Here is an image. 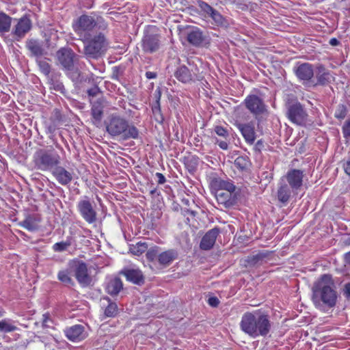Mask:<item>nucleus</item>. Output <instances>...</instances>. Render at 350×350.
I'll list each match as a JSON object with an SVG mask.
<instances>
[{"label": "nucleus", "instance_id": "1", "mask_svg": "<svg viewBox=\"0 0 350 350\" xmlns=\"http://www.w3.org/2000/svg\"><path fill=\"white\" fill-rule=\"evenodd\" d=\"M243 332L252 338L267 337L271 329V322L268 314L256 310L244 313L240 321Z\"/></svg>", "mask_w": 350, "mask_h": 350}, {"label": "nucleus", "instance_id": "2", "mask_svg": "<svg viewBox=\"0 0 350 350\" xmlns=\"http://www.w3.org/2000/svg\"><path fill=\"white\" fill-rule=\"evenodd\" d=\"M337 297L336 286L331 275H323L314 284L312 299L318 309L324 310L325 307H334Z\"/></svg>", "mask_w": 350, "mask_h": 350}, {"label": "nucleus", "instance_id": "3", "mask_svg": "<svg viewBox=\"0 0 350 350\" xmlns=\"http://www.w3.org/2000/svg\"><path fill=\"white\" fill-rule=\"evenodd\" d=\"M105 124L107 133L113 137H120L124 140L138 137V129L120 115H110L105 120Z\"/></svg>", "mask_w": 350, "mask_h": 350}, {"label": "nucleus", "instance_id": "4", "mask_svg": "<svg viewBox=\"0 0 350 350\" xmlns=\"http://www.w3.org/2000/svg\"><path fill=\"white\" fill-rule=\"evenodd\" d=\"M98 25L103 29L107 27V25L103 23V18L94 14H82L75 20L72 25L74 31L83 41L90 39V32Z\"/></svg>", "mask_w": 350, "mask_h": 350}, {"label": "nucleus", "instance_id": "5", "mask_svg": "<svg viewBox=\"0 0 350 350\" xmlns=\"http://www.w3.org/2000/svg\"><path fill=\"white\" fill-rule=\"evenodd\" d=\"M35 167L41 171L53 170L61 163V157L53 148L40 149L33 154Z\"/></svg>", "mask_w": 350, "mask_h": 350}, {"label": "nucleus", "instance_id": "6", "mask_svg": "<svg viewBox=\"0 0 350 350\" xmlns=\"http://www.w3.org/2000/svg\"><path fill=\"white\" fill-rule=\"evenodd\" d=\"M56 57L59 64L67 72V75L72 81H78L80 72L78 68L75 67L76 54L70 48H61L56 53Z\"/></svg>", "mask_w": 350, "mask_h": 350}, {"label": "nucleus", "instance_id": "7", "mask_svg": "<svg viewBox=\"0 0 350 350\" xmlns=\"http://www.w3.org/2000/svg\"><path fill=\"white\" fill-rule=\"evenodd\" d=\"M94 202L87 196H83L77 203V208L81 217L89 224L97 220V213Z\"/></svg>", "mask_w": 350, "mask_h": 350}, {"label": "nucleus", "instance_id": "8", "mask_svg": "<svg viewBox=\"0 0 350 350\" xmlns=\"http://www.w3.org/2000/svg\"><path fill=\"white\" fill-rule=\"evenodd\" d=\"M106 41L103 34L99 33L90 40L85 45V54L92 58H97L105 51Z\"/></svg>", "mask_w": 350, "mask_h": 350}, {"label": "nucleus", "instance_id": "9", "mask_svg": "<svg viewBox=\"0 0 350 350\" xmlns=\"http://www.w3.org/2000/svg\"><path fill=\"white\" fill-rule=\"evenodd\" d=\"M287 116L293 123L302 125L306 123L308 114L299 103H295L288 106Z\"/></svg>", "mask_w": 350, "mask_h": 350}, {"label": "nucleus", "instance_id": "10", "mask_svg": "<svg viewBox=\"0 0 350 350\" xmlns=\"http://www.w3.org/2000/svg\"><path fill=\"white\" fill-rule=\"evenodd\" d=\"M244 103L246 108L255 116L263 114L267 111L263 100L256 95L247 96Z\"/></svg>", "mask_w": 350, "mask_h": 350}, {"label": "nucleus", "instance_id": "11", "mask_svg": "<svg viewBox=\"0 0 350 350\" xmlns=\"http://www.w3.org/2000/svg\"><path fill=\"white\" fill-rule=\"evenodd\" d=\"M31 21L27 15H25L17 20L12 33L16 39H21L31 30Z\"/></svg>", "mask_w": 350, "mask_h": 350}, {"label": "nucleus", "instance_id": "12", "mask_svg": "<svg viewBox=\"0 0 350 350\" xmlns=\"http://www.w3.org/2000/svg\"><path fill=\"white\" fill-rule=\"evenodd\" d=\"M75 275L78 282L83 286H89L92 281V277L89 273L87 265L79 261L75 265Z\"/></svg>", "mask_w": 350, "mask_h": 350}, {"label": "nucleus", "instance_id": "13", "mask_svg": "<svg viewBox=\"0 0 350 350\" xmlns=\"http://www.w3.org/2000/svg\"><path fill=\"white\" fill-rule=\"evenodd\" d=\"M296 77L300 81H310L314 76V68L309 63H297L293 68Z\"/></svg>", "mask_w": 350, "mask_h": 350}, {"label": "nucleus", "instance_id": "14", "mask_svg": "<svg viewBox=\"0 0 350 350\" xmlns=\"http://www.w3.org/2000/svg\"><path fill=\"white\" fill-rule=\"evenodd\" d=\"M235 126L240 131L246 142L249 144H253L256 140L254 123L253 122L248 123L236 122Z\"/></svg>", "mask_w": 350, "mask_h": 350}, {"label": "nucleus", "instance_id": "15", "mask_svg": "<svg viewBox=\"0 0 350 350\" xmlns=\"http://www.w3.org/2000/svg\"><path fill=\"white\" fill-rule=\"evenodd\" d=\"M303 172L299 170H289L283 178L292 190L297 191L302 185Z\"/></svg>", "mask_w": 350, "mask_h": 350}, {"label": "nucleus", "instance_id": "16", "mask_svg": "<svg viewBox=\"0 0 350 350\" xmlns=\"http://www.w3.org/2000/svg\"><path fill=\"white\" fill-rule=\"evenodd\" d=\"M160 46L159 36L157 34H146L142 39V49L146 53H152L157 51Z\"/></svg>", "mask_w": 350, "mask_h": 350}, {"label": "nucleus", "instance_id": "17", "mask_svg": "<svg viewBox=\"0 0 350 350\" xmlns=\"http://www.w3.org/2000/svg\"><path fill=\"white\" fill-rule=\"evenodd\" d=\"M295 191L292 190L284 178H281L278 183L277 198L280 202L286 204L289 201L292 193Z\"/></svg>", "mask_w": 350, "mask_h": 350}, {"label": "nucleus", "instance_id": "18", "mask_svg": "<svg viewBox=\"0 0 350 350\" xmlns=\"http://www.w3.org/2000/svg\"><path fill=\"white\" fill-rule=\"evenodd\" d=\"M65 334L68 340L79 342L87 337L85 328L81 325H75L65 329Z\"/></svg>", "mask_w": 350, "mask_h": 350}, {"label": "nucleus", "instance_id": "19", "mask_svg": "<svg viewBox=\"0 0 350 350\" xmlns=\"http://www.w3.org/2000/svg\"><path fill=\"white\" fill-rule=\"evenodd\" d=\"M219 233L218 228H214L208 230L202 238L200 247L203 250L211 249L215 243L217 236Z\"/></svg>", "mask_w": 350, "mask_h": 350}, {"label": "nucleus", "instance_id": "20", "mask_svg": "<svg viewBox=\"0 0 350 350\" xmlns=\"http://www.w3.org/2000/svg\"><path fill=\"white\" fill-rule=\"evenodd\" d=\"M52 174L62 185H68L72 180V174L64 167L59 165L53 170Z\"/></svg>", "mask_w": 350, "mask_h": 350}, {"label": "nucleus", "instance_id": "21", "mask_svg": "<svg viewBox=\"0 0 350 350\" xmlns=\"http://www.w3.org/2000/svg\"><path fill=\"white\" fill-rule=\"evenodd\" d=\"M128 281L136 284H142L144 282V277L139 269H127L123 272Z\"/></svg>", "mask_w": 350, "mask_h": 350}, {"label": "nucleus", "instance_id": "22", "mask_svg": "<svg viewBox=\"0 0 350 350\" xmlns=\"http://www.w3.org/2000/svg\"><path fill=\"white\" fill-rule=\"evenodd\" d=\"M123 288V284L120 278L115 277L108 280L105 290L112 296L117 295Z\"/></svg>", "mask_w": 350, "mask_h": 350}, {"label": "nucleus", "instance_id": "23", "mask_svg": "<svg viewBox=\"0 0 350 350\" xmlns=\"http://www.w3.org/2000/svg\"><path fill=\"white\" fill-rule=\"evenodd\" d=\"M40 221V219L38 217L33 215H28L23 221L18 223V225L32 232L38 229Z\"/></svg>", "mask_w": 350, "mask_h": 350}, {"label": "nucleus", "instance_id": "24", "mask_svg": "<svg viewBox=\"0 0 350 350\" xmlns=\"http://www.w3.org/2000/svg\"><path fill=\"white\" fill-rule=\"evenodd\" d=\"M178 254L174 250H169L161 252L158 256L159 262L164 266L169 265L177 258Z\"/></svg>", "mask_w": 350, "mask_h": 350}, {"label": "nucleus", "instance_id": "25", "mask_svg": "<svg viewBox=\"0 0 350 350\" xmlns=\"http://www.w3.org/2000/svg\"><path fill=\"white\" fill-rule=\"evenodd\" d=\"M26 46L33 56L39 57L44 54V49L42 44L36 40L31 39L27 41Z\"/></svg>", "mask_w": 350, "mask_h": 350}, {"label": "nucleus", "instance_id": "26", "mask_svg": "<svg viewBox=\"0 0 350 350\" xmlns=\"http://www.w3.org/2000/svg\"><path fill=\"white\" fill-rule=\"evenodd\" d=\"M318 71L317 73V83L325 85L331 82L333 79V77L327 71L324 66H319L317 68Z\"/></svg>", "mask_w": 350, "mask_h": 350}, {"label": "nucleus", "instance_id": "27", "mask_svg": "<svg viewBox=\"0 0 350 350\" xmlns=\"http://www.w3.org/2000/svg\"><path fill=\"white\" fill-rule=\"evenodd\" d=\"M12 18L3 12H0V36L10 31Z\"/></svg>", "mask_w": 350, "mask_h": 350}, {"label": "nucleus", "instance_id": "28", "mask_svg": "<svg viewBox=\"0 0 350 350\" xmlns=\"http://www.w3.org/2000/svg\"><path fill=\"white\" fill-rule=\"evenodd\" d=\"M16 321L11 319L5 318L0 320V332L10 333L18 330Z\"/></svg>", "mask_w": 350, "mask_h": 350}, {"label": "nucleus", "instance_id": "29", "mask_svg": "<svg viewBox=\"0 0 350 350\" xmlns=\"http://www.w3.org/2000/svg\"><path fill=\"white\" fill-rule=\"evenodd\" d=\"M188 42L194 46H199L203 41L202 33L197 28L191 29L187 34Z\"/></svg>", "mask_w": 350, "mask_h": 350}, {"label": "nucleus", "instance_id": "30", "mask_svg": "<svg viewBox=\"0 0 350 350\" xmlns=\"http://www.w3.org/2000/svg\"><path fill=\"white\" fill-rule=\"evenodd\" d=\"M175 77L183 83L189 82L192 79L191 74L185 66H182L177 69Z\"/></svg>", "mask_w": 350, "mask_h": 350}, {"label": "nucleus", "instance_id": "31", "mask_svg": "<svg viewBox=\"0 0 350 350\" xmlns=\"http://www.w3.org/2000/svg\"><path fill=\"white\" fill-rule=\"evenodd\" d=\"M213 186L216 187L217 189H222L230 193H233L235 191V186L228 180H215L213 182Z\"/></svg>", "mask_w": 350, "mask_h": 350}, {"label": "nucleus", "instance_id": "32", "mask_svg": "<svg viewBox=\"0 0 350 350\" xmlns=\"http://www.w3.org/2000/svg\"><path fill=\"white\" fill-rule=\"evenodd\" d=\"M91 114L93 123L95 125L100 124L103 114L102 106L100 104H94L91 109Z\"/></svg>", "mask_w": 350, "mask_h": 350}, {"label": "nucleus", "instance_id": "33", "mask_svg": "<svg viewBox=\"0 0 350 350\" xmlns=\"http://www.w3.org/2000/svg\"><path fill=\"white\" fill-rule=\"evenodd\" d=\"M232 193L222 189H216L215 197L219 203L227 205L230 201Z\"/></svg>", "mask_w": 350, "mask_h": 350}, {"label": "nucleus", "instance_id": "34", "mask_svg": "<svg viewBox=\"0 0 350 350\" xmlns=\"http://www.w3.org/2000/svg\"><path fill=\"white\" fill-rule=\"evenodd\" d=\"M148 249V245L146 243L138 242L135 245L130 246L129 251L135 256H140Z\"/></svg>", "mask_w": 350, "mask_h": 350}, {"label": "nucleus", "instance_id": "35", "mask_svg": "<svg viewBox=\"0 0 350 350\" xmlns=\"http://www.w3.org/2000/svg\"><path fill=\"white\" fill-rule=\"evenodd\" d=\"M198 5L200 8L201 11L203 12V13L205 14V16H209L211 18H213L214 14H216L217 12V10L212 8L207 3L202 1H198Z\"/></svg>", "mask_w": 350, "mask_h": 350}, {"label": "nucleus", "instance_id": "36", "mask_svg": "<svg viewBox=\"0 0 350 350\" xmlns=\"http://www.w3.org/2000/svg\"><path fill=\"white\" fill-rule=\"evenodd\" d=\"M237 168L241 171L247 170L250 167V162L247 157H238L234 162Z\"/></svg>", "mask_w": 350, "mask_h": 350}, {"label": "nucleus", "instance_id": "37", "mask_svg": "<svg viewBox=\"0 0 350 350\" xmlns=\"http://www.w3.org/2000/svg\"><path fill=\"white\" fill-rule=\"evenodd\" d=\"M266 257L267 254L265 253L259 252L256 255L248 257L247 261L250 265L256 266L261 264Z\"/></svg>", "mask_w": 350, "mask_h": 350}, {"label": "nucleus", "instance_id": "38", "mask_svg": "<svg viewBox=\"0 0 350 350\" xmlns=\"http://www.w3.org/2000/svg\"><path fill=\"white\" fill-rule=\"evenodd\" d=\"M57 278L59 281L66 285L73 284V281L70 277V271L68 269L59 271L57 273Z\"/></svg>", "mask_w": 350, "mask_h": 350}, {"label": "nucleus", "instance_id": "39", "mask_svg": "<svg viewBox=\"0 0 350 350\" xmlns=\"http://www.w3.org/2000/svg\"><path fill=\"white\" fill-rule=\"evenodd\" d=\"M109 304L105 310V314L108 317H115L118 312V306L116 303L108 299Z\"/></svg>", "mask_w": 350, "mask_h": 350}, {"label": "nucleus", "instance_id": "40", "mask_svg": "<svg viewBox=\"0 0 350 350\" xmlns=\"http://www.w3.org/2000/svg\"><path fill=\"white\" fill-rule=\"evenodd\" d=\"M347 115V107L345 105L342 104H340L337 106L335 113L334 117L339 120H342L345 118Z\"/></svg>", "mask_w": 350, "mask_h": 350}, {"label": "nucleus", "instance_id": "41", "mask_svg": "<svg viewBox=\"0 0 350 350\" xmlns=\"http://www.w3.org/2000/svg\"><path fill=\"white\" fill-rule=\"evenodd\" d=\"M70 244V241L58 242L53 245V250L56 252H64L68 249Z\"/></svg>", "mask_w": 350, "mask_h": 350}, {"label": "nucleus", "instance_id": "42", "mask_svg": "<svg viewBox=\"0 0 350 350\" xmlns=\"http://www.w3.org/2000/svg\"><path fill=\"white\" fill-rule=\"evenodd\" d=\"M212 20L217 26H225L226 24L225 18L218 11L214 14Z\"/></svg>", "mask_w": 350, "mask_h": 350}, {"label": "nucleus", "instance_id": "43", "mask_svg": "<svg viewBox=\"0 0 350 350\" xmlns=\"http://www.w3.org/2000/svg\"><path fill=\"white\" fill-rule=\"evenodd\" d=\"M37 62L41 72L44 75H48L51 71V66L49 64L44 60H38Z\"/></svg>", "mask_w": 350, "mask_h": 350}, {"label": "nucleus", "instance_id": "44", "mask_svg": "<svg viewBox=\"0 0 350 350\" xmlns=\"http://www.w3.org/2000/svg\"><path fill=\"white\" fill-rule=\"evenodd\" d=\"M214 131L218 136L222 137L224 139H226L229 136L228 130L221 126H215Z\"/></svg>", "mask_w": 350, "mask_h": 350}, {"label": "nucleus", "instance_id": "45", "mask_svg": "<svg viewBox=\"0 0 350 350\" xmlns=\"http://www.w3.org/2000/svg\"><path fill=\"white\" fill-rule=\"evenodd\" d=\"M155 98H156V104L155 106L152 107V111L154 113L157 111L160 112V98H161V91L158 89L155 91Z\"/></svg>", "mask_w": 350, "mask_h": 350}, {"label": "nucleus", "instance_id": "46", "mask_svg": "<svg viewBox=\"0 0 350 350\" xmlns=\"http://www.w3.org/2000/svg\"><path fill=\"white\" fill-rule=\"evenodd\" d=\"M342 133L345 137H350V118L345 122L342 126Z\"/></svg>", "mask_w": 350, "mask_h": 350}, {"label": "nucleus", "instance_id": "47", "mask_svg": "<svg viewBox=\"0 0 350 350\" xmlns=\"http://www.w3.org/2000/svg\"><path fill=\"white\" fill-rule=\"evenodd\" d=\"M157 250L155 249L149 250L146 253V257L149 260L152 261L157 257Z\"/></svg>", "mask_w": 350, "mask_h": 350}, {"label": "nucleus", "instance_id": "48", "mask_svg": "<svg viewBox=\"0 0 350 350\" xmlns=\"http://www.w3.org/2000/svg\"><path fill=\"white\" fill-rule=\"evenodd\" d=\"M208 304L212 307H217L219 304V300L217 297H211L208 299Z\"/></svg>", "mask_w": 350, "mask_h": 350}, {"label": "nucleus", "instance_id": "49", "mask_svg": "<svg viewBox=\"0 0 350 350\" xmlns=\"http://www.w3.org/2000/svg\"><path fill=\"white\" fill-rule=\"evenodd\" d=\"M100 92V90L98 86H94L88 90V94L90 96H96Z\"/></svg>", "mask_w": 350, "mask_h": 350}, {"label": "nucleus", "instance_id": "50", "mask_svg": "<svg viewBox=\"0 0 350 350\" xmlns=\"http://www.w3.org/2000/svg\"><path fill=\"white\" fill-rule=\"evenodd\" d=\"M51 321L49 316L48 314H44L42 315V326L43 327H50L49 322Z\"/></svg>", "mask_w": 350, "mask_h": 350}, {"label": "nucleus", "instance_id": "51", "mask_svg": "<svg viewBox=\"0 0 350 350\" xmlns=\"http://www.w3.org/2000/svg\"><path fill=\"white\" fill-rule=\"evenodd\" d=\"M155 176L157 178L158 184L162 185L165 183V181H166L165 177L161 173L157 172Z\"/></svg>", "mask_w": 350, "mask_h": 350}, {"label": "nucleus", "instance_id": "52", "mask_svg": "<svg viewBox=\"0 0 350 350\" xmlns=\"http://www.w3.org/2000/svg\"><path fill=\"white\" fill-rule=\"evenodd\" d=\"M217 144L222 150H227L228 148V144L226 141H218L217 140Z\"/></svg>", "mask_w": 350, "mask_h": 350}, {"label": "nucleus", "instance_id": "53", "mask_svg": "<svg viewBox=\"0 0 350 350\" xmlns=\"http://www.w3.org/2000/svg\"><path fill=\"white\" fill-rule=\"evenodd\" d=\"M343 167L345 173L350 176V160L343 164Z\"/></svg>", "mask_w": 350, "mask_h": 350}, {"label": "nucleus", "instance_id": "54", "mask_svg": "<svg viewBox=\"0 0 350 350\" xmlns=\"http://www.w3.org/2000/svg\"><path fill=\"white\" fill-rule=\"evenodd\" d=\"M344 293L347 297L350 298V282L345 284Z\"/></svg>", "mask_w": 350, "mask_h": 350}, {"label": "nucleus", "instance_id": "55", "mask_svg": "<svg viewBox=\"0 0 350 350\" xmlns=\"http://www.w3.org/2000/svg\"><path fill=\"white\" fill-rule=\"evenodd\" d=\"M146 77L148 79H155L157 77V73L154 72L148 71L146 72Z\"/></svg>", "mask_w": 350, "mask_h": 350}, {"label": "nucleus", "instance_id": "56", "mask_svg": "<svg viewBox=\"0 0 350 350\" xmlns=\"http://www.w3.org/2000/svg\"><path fill=\"white\" fill-rule=\"evenodd\" d=\"M329 43L333 46H336L340 44L339 40L336 38H332L329 40Z\"/></svg>", "mask_w": 350, "mask_h": 350}, {"label": "nucleus", "instance_id": "57", "mask_svg": "<svg viewBox=\"0 0 350 350\" xmlns=\"http://www.w3.org/2000/svg\"><path fill=\"white\" fill-rule=\"evenodd\" d=\"M345 260L350 263V252L345 254Z\"/></svg>", "mask_w": 350, "mask_h": 350}]
</instances>
